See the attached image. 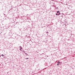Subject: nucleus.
<instances>
[{
  "label": "nucleus",
  "mask_w": 75,
  "mask_h": 75,
  "mask_svg": "<svg viewBox=\"0 0 75 75\" xmlns=\"http://www.w3.org/2000/svg\"><path fill=\"white\" fill-rule=\"evenodd\" d=\"M25 54L26 55H28V54H27V53H25Z\"/></svg>",
  "instance_id": "5"
},
{
  "label": "nucleus",
  "mask_w": 75,
  "mask_h": 75,
  "mask_svg": "<svg viewBox=\"0 0 75 75\" xmlns=\"http://www.w3.org/2000/svg\"><path fill=\"white\" fill-rule=\"evenodd\" d=\"M23 52H24V53H25V52H24V51Z\"/></svg>",
  "instance_id": "13"
},
{
  "label": "nucleus",
  "mask_w": 75,
  "mask_h": 75,
  "mask_svg": "<svg viewBox=\"0 0 75 75\" xmlns=\"http://www.w3.org/2000/svg\"><path fill=\"white\" fill-rule=\"evenodd\" d=\"M1 56H2V57H4V55H3V54H2L1 55Z\"/></svg>",
  "instance_id": "3"
},
{
  "label": "nucleus",
  "mask_w": 75,
  "mask_h": 75,
  "mask_svg": "<svg viewBox=\"0 0 75 75\" xmlns=\"http://www.w3.org/2000/svg\"><path fill=\"white\" fill-rule=\"evenodd\" d=\"M28 59V58H25L26 59Z\"/></svg>",
  "instance_id": "8"
},
{
  "label": "nucleus",
  "mask_w": 75,
  "mask_h": 75,
  "mask_svg": "<svg viewBox=\"0 0 75 75\" xmlns=\"http://www.w3.org/2000/svg\"><path fill=\"white\" fill-rule=\"evenodd\" d=\"M57 8V9H58V7H57V8Z\"/></svg>",
  "instance_id": "10"
},
{
  "label": "nucleus",
  "mask_w": 75,
  "mask_h": 75,
  "mask_svg": "<svg viewBox=\"0 0 75 75\" xmlns=\"http://www.w3.org/2000/svg\"><path fill=\"white\" fill-rule=\"evenodd\" d=\"M59 62H57V64H59Z\"/></svg>",
  "instance_id": "7"
},
{
  "label": "nucleus",
  "mask_w": 75,
  "mask_h": 75,
  "mask_svg": "<svg viewBox=\"0 0 75 75\" xmlns=\"http://www.w3.org/2000/svg\"><path fill=\"white\" fill-rule=\"evenodd\" d=\"M62 14H60V15H61V16H62Z\"/></svg>",
  "instance_id": "16"
},
{
  "label": "nucleus",
  "mask_w": 75,
  "mask_h": 75,
  "mask_svg": "<svg viewBox=\"0 0 75 75\" xmlns=\"http://www.w3.org/2000/svg\"><path fill=\"white\" fill-rule=\"evenodd\" d=\"M47 33H48V32H47Z\"/></svg>",
  "instance_id": "12"
},
{
  "label": "nucleus",
  "mask_w": 75,
  "mask_h": 75,
  "mask_svg": "<svg viewBox=\"0 0 75 75\" xmlns=\"http://www.w3.org/2000/svg\"><path fill=\"white\" fill-rule=\"evenodd\" d=\"M47 26H49V25H47Z\"/></svg>",
  "instance_id": "14"
},
{
  "label": "nucleus",
  "mask_w": 75,
  "mask_h": 75,
  "mask_svg": "<svg viewBox=\"0 0 75 75\" xmlns=\"http://www.w3.org/2000/svg\"><path fill=\"white\" fill-rule=\"evenodd\" d=\"M59 65V63H58L57 64V65Z\"/></svg>",
  "instance_id": "9"
},
{
  "label": "nucleus",
  "mask_w": 75,
  "mask_h": 75,
  "mask_svg": "<svg viewBox=\"0 0 75 75\" xmlns=\"http://www.w3.org/2000/svg\"><path fill=\"white\" fill-rule=\"evenodd\" d=\"M59 13V11H57V13Z\"/></svg>",
  "instance_id": "4"
},
{
  "label": "nucleus",
  "mask_w": 75,
  "mask_h": 75,
  "mask_svg": "<svg viewBox=\"0 0 75 75\" xmlns=\"http://www.w3.org/2000/svg\"><path fill=\"white\" fill-rule=\"evenodd\" d=\"M19 48L20 50H21V49H22V47H21V46H20Z\"/></svg>",
  "instance_id": "1"
},
{
  "label": "nucleus",
  "mask_w": 75,
  "mask_h": 75,
  "mask_svg": "<svg viewBox=\"0 0 75 75\" xmlns=\"http://www.w3.org/2000/svg\"><path fill=\"white\" fill-rule=\"evenodd\" d=\"M61 16V17H63V16H62V15Z\"/></svg>",
  "instance_id": "11"
},
{
  "label": "nucleus",
  "mask_w": 75,
  "mask_h": 75,
  "mask_svg": "<svg viewBox=\"0 0 75 75\" xmlns=\"http://www.w3.org/2000/svg\"><path fill=\"white\" fill-rule=\"evenodd\" d=\"M4 15H5V14H4Z\"/></svg>",
  "instance_id": "18"
},
{
  "label": "nucleus",
  "mask_w": 75,
  "mask_h": 75,
  "mask_svg": "<svg viewBox=\"0 0 75 75\" xmlns=\"http://www.w3.org/2000/svg\"><path fill=\"white\" fill-rule=\"evenodd\" d=\"M47 26H49V25H47Z\"/></svg>",
  "instance_id": "15"
},
{
  "label": "nucleus",
  "mask_w": 75,
  "mask_h": 75,
  "mask_svg": "<svg viewBox=\"0 0 75 75\" xmlns=\"http://www.w3.org/2000/svg\"><path fill=\"white\" fill-rule=\"evenodd\" d=\"M56 16H58V14H57V13H56Z\"/></svg>",
  "instance_id": "6"
},
{
  "label": "nucleus",
  "mask_w": 75,
  "mask_h": 75,
  "mask_svg": "<svg viewBox=\"0 0 75 75\" xmlns=\"http://www.w3.org/2000/svg\"><path fill=\"white\" fill-rule=\"evenodd\" d=\"M4 58H5V57H4Z\"/></svg>",
  "instance_id": "17"
},
{
  "label": "nucleus",
  "mask_w": 75,
  "mask_h": 75,
  "mask_svg": "<svg viewBox=\"0 0 75 75\" xmlns=\"http://www.w3.org/2000/svg\"><path fill=\"white\" fill-rule=\"evenodd\" d=\"M61 14H62V15H63V14H64V13H62V14L61 13H59L58 14V16H59V15H61Z\"/></svg>",
  "instance_id": "2"
},
{
  "label": "nucleus",
  "mask_w": 75,
  "mask_h": 75,
  "mask_svg": "<svg viewBox=\"0 0 75 75\" xmlns=\"http://www.w3.org/2000/svg\"><path fill=\"white\" fill-rule=\"evenodd\" d=\"M9 11H10V10Z\"/></svg>",
  "instance_id": "19"
}]
</instances>
